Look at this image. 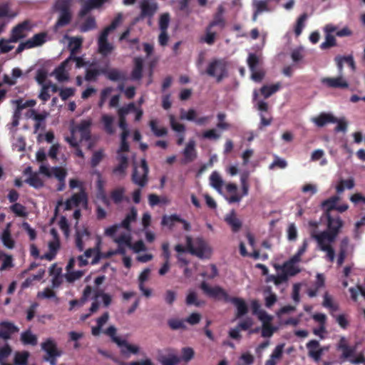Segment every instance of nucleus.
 <instances>
[{
	"label": "nucleus",
	"mask_w": 365,
	"mask_h": 365,
	"mask_svg": "<svg viewBox=\"0 0 365 365\" xmlns=\"http://www.w3.org/2000/svg\"><path fill=\"white\" fill-rule=\"evenodd\" d=\"M224 12V6L222 5L218 6L212 21L205 28V34L200 37V42L210 46L215 43L218 34L226 26V19L223 16Z\"/></svg>",
	"instance_id": "obj_1"
},
{
	"label": "nucleus",
	"mask_w": 365,
	"mask_h": 365,
	"mask_svg": "<svg viewBox=\"0 0 365 365\" xmlns=\"http://www.w3.org/2000/svg\"><path fill=\"white\" fill-rule=\"evenodd\" d=\"M186 244L188 252L192 255L200 259L209 258L211 255V248L207 242L201 237H197L193 240L191 237L187 236Z\"/></svg>",
	"instance_id": "obj_2"
},
{
	"label": "nucleus",
	"mask_w": 365,
	"mask_h": 365,
	"mask_svg": "<svg viewBox=\"0 0 365 365\" xmlns=\"http://www.w3.org/2000/svg\"><path fill=\"white\" fill-rule=\"evenodd\" d=\"M140 14L135 18L138 22L145 19H148V24H151V20L157 13L159 6L155 0H140L139 2Z\"/></svg>",
	"instance_id": "obj_3"
},
{
	"label": "nucleus",
	"mask_w": 365,
	"mask_h": 365,
	"mask_svg": "<svg viewBox=\"0 0 365 365\" xmlns=\"http://www.w3.org/2000/svg\"><path fill=\"white\" fill-rule=\"evenodd\" d=\"M41 349L46 352L43 360L49 362L51 365H56L57 358L62 354V351L57 347L56 342L53 339L48 338L41 344Z\"/></svg>",
	"instance_id": "obj_4"
},
{
	"label": "nucleus",
	"mask_w": 365,
	"mask_h": 365,
	"mask_svg": "<svg viewBox=\"0 0 365 365\" xmlns=\"http://www.w3.org/2000/svg\"><path fill=\"white\" fill-rule=\"evenodd\" d=\"M56 6L59 11V16L54 26L55 29L57 30L70 24L72 14L70 10L69 0H58Z\"/></svg>",
	"instance_id": "obj_5"
},
{
	"label": "nucleus",
	"mask_w": 365,
	"mask_h": 365,
	"mask_svg": "<svg viewBox=\"0 0 365 365\" xmlns=\"http://www.w3.org/2000/svg\"><path fill=\"white\" fill-rule=\"evenodd\" d=\"M208 76L216 77L217 83L227 76L226 63L223 60L215 59L211 61L206 70Z\"/></svg>",
	"instance_id": "obj_6"
},
{
	"label": "nucleus",
	"mask_w": 365,
	"mask_h": 365,
	"mask_svg": "<svg viewBox=\"0 0 365 365\" xmlns=\"http://www.w3.org/2000/svg\"><path fill=\"white\" fill-rule=\"evenodd\" d=\"M149 168L145 158L140 160L139 168L135 167L132 174V181L140 187H145L148 181Z\"/></svg>",
	"instance_id": "obj_7"
},
{
	"label": "nucleus",
	"mask_w": 365,
	"mask_h": 365,
	"mask_svg": "<svg viewBox=\"0 0 365 365\" xmlns=\"http://www.w3.org/2000/svg\"><path fill=\"white\" fill-rule=\"evenodd\" d=\"M34 25L31 20L26 19L16 25L11 31L10 41L17 42L26 36L28 32L31 31Z\"/></svg>",
	"instance_id": "obj_8"
},
{
	"label": "nucleus",
	"mask_w": 365,
	"mask_h": 365,
	"mask_svg": "<svg viewBox=\"0 0 365 365\" xmlns=\"http://www.w3.org/2000/svg\"><path fill=\"white\" fill-rule=\"evenodd\" d=\"M47 34L46 32L38 33L32 36V38L21 42L17 47L16 52L21 53L25 49H29L37 46H42L46 41Z\"/></svg>",
	"instance_id": "obj_9"
},
{
	"label": "nucleus",
	"mask_w": 365,
	"mask_h": 365,
	"mask_svg": "<svg viewBox=\"0 0 365 365\" xmlns=\"http://www.w3.org/2000/svg\"><path fill=\"white\" fill-rule=\"evenodd\" d=\"M200 289L203 291V292L207 296L218 299H223L225 302L228 299L230 295L227 292L223 289L222 287L216 286L214 287H211L208 285V284L205 282H202L200 285Z\"/></svg>",
	"instance_id": "obj_10"
},
{
	"label": "nucleus",
	"mask_w": 365,
	"mask_h": 365,
	"mask_svg": "<svg viewBox=\"0 0 365 365\" xmlns=\"http://www.w3.org/2000/svg\"><path fill=\"white\" fill-rule=\"evenodd\" d=\"M321 83L329 88L346 89L349 88V83L343 75H339L336 77L322 78Z\"/></svg>",
	"instance_id": "obj_11"
},
{
	"label": "nucleus",
	"mask_w": 365,
	"mask_h": 365,
	"mask_svg": "<svg viewBox=\"0 0 365 365\" xmlns=\"http://www.w3.org/2000/svg\"><path fill=\"white\" fill-rule=\"evenodd\" d=\"M19 327L14 323L9 321L0 322V339L7 341L11 339L13 334L18 333Z\"/></svg>",
	"instance_id": "obj_12"
},
{
	"label": "nucleus",
	"mask_w": 365,
	"mask_h": 365,
	"mask_svg": "<svg viewBox=\"0 0 365 365\" xmlns=\"http://www.w3.org/2000/svg\"><path fill=\"white\" fill-rule=\"evenodd\" d=\"M326 217L327 218L328 227V231L327 232L336 239L341 228L343 227V221L339 215L333 217L331 215V214H328V215H326Z\"/></svg>",
	"instance_id": "obj_13"
},
{
	"label": "nucleus",
	"mask_w": 365,
	"mask_h": 365,
	"mask_svg": "<svg viewBox=\"0 0 365 365\" xmlns=\"http://www.w3.org/2000/svg\"><path fill=\"white\" fill-rule=\"evenodd\" d=\"M88 198L85 190L81 188L78 193L73 194L65 202V210H71L73 207H78L81 203L87 204Z\"/></svg>",
	"instance_id": "obj_14"
},
{
	"label": "nucleus",
	"mask_w": 365,
	"mask_h": 365,
	"mask_svg": "<svg viewBox=\"0 0 365 365\" xmlns=\"http://www.w3.org/2000/svg\"><path fill=\"white\" fill-rule=\"evenodd\" d=\"M115 344L120 348L121 355L126 358L130 354H137L139 352L138 346L129 344L125 339H115Z\"/></svg>",
	"instance_id": "obj_15"
},
{
	"label": "nucleus",
	"mask_w": 365,
	"mask_h": 365,
	"mask_svg": "<svg viewBox=\"0 0 365 365\" xmlns=\"http://www.w3.org/2000/svg\"><path fill=\"white\" fill-rule=\"evenodd\" d=\"M334 61L336 65L339 75H343L344 63H346L351 68V71L354 72L356 69V63L352 55L341 56L337 55L334 58Z\"/></svg>",
	"instance_id": "obj_16"
},
{
	"label": "nucleus",
	"mask_w": 365,
	"mask_h": 365,
	"mask_svg": "<svg viewBox=\"0 0 365 365\" xmlns=\"http://www.w3.org/2000/svg\"><path fill=\"white\" fill-rule=\"evenodd\" d=\"M102 74H103L108 80L114 82H125L127 80L126 73L118 68H102Z\"/></svg>",
	"instance_id": "obj_17"
},
{
	"label": "nucleus",
	"mask_w": 365,
	"mask_h": 365,
	"mask_svg": "<svg viewBox=\"0 0 365 365\" xmlns=\"http://www.w3.org/2000/svg\"><path fill=\"white\" fill-rule=\"evenodd\" d=\"M81 9L78 13L81 18L86 16L92 9L100 8L108 0H82Z\"/></svg>",
	"instance_id": "obj_18"
},
{
	"label": "nucleus",
	"mask_w": 365,
	"mask_h": 365,
	"mask_svg": "<svg viewBox=\"0 0 365 365\" xmlns=\"http://www.w3.org/2000/svg\"><path fill=\"white\" fill-rule=\"evenodd\" d=\"M70 59L71 58H67L55 68L54 73L58 81L62 82L68 79V70L71 68V66H70Z\"/></svg>",
	"instance_id": "obj_19"
},
{
	"label": "nucleus",
	"mask_w": 365,
	"mask_h": 365,
	"mask_svg": "<svg viewBox=\"0 0 365 365\" xmlns=\"http://www.w3.org/2000/svg\"><path fill=\"white\" fill-rule=\"evenodd\" d=\"M319 342L315 339L309 341L307 344L308 355L315 361H319L323 354L324 349L319 347Z\"/></svg>",
	"instance_id": "obj_20"
},
{
	"label": "nucleus",
	"mask_w": 365,
	"mask_h": 365,
	"mask_svg": "<svg viewBox=\"0 0 365 365\" xmlns=\"http://www.w3.org/2000/svg\"><path fill=\"white\" fill-rule=\"evenodd\" d=\"M226 302H231L237 308L236 317L240 318L248 312V307L245 300L240 297H229Z\"/></svg>",
	"instance_id": "obj_21"
},
{
	"label": "nucleus",
	"mask_w": 365,
	"mask_h": 365,
	"mask_svg": "<svg viewBox=\"0 0 365 365\" xmlns=\"http://www.w3.org/2000/svg\"><path fill=\"white\" fill-rule=\"evenodd\" d=\"M312 237L317 240L321 250H322L324 247H330V243L335 240V238L331 236L329 233L326 231L313 235Z\"/></svg>",
	"instance_id": "obj_22"
},
{
	"label": "nucleus",
	"mask_w": 365,
	"mask_h": 365,
	"mask_svg": "<svg viewBox=\"0 0 365 365\" xmlns=\"http://www.w3.org/2000/svg\"><path fill=\"white\" fill-rule=\"evenodd\" d=\"M312 122L322 128L327 123H335L337 122V118L331 113H321L318 116L312 118Z\"/></svg>",
	"instance_id": "obj_23"
},
{
	"label": "nucleus",
	"mask_w": 365,
	"mask_h": 365,
	"mask_svg": "<svg viewBox=\"0 0 365 365\" xmlns=\"http://www.w3.org/2000/svg\"><path fill=\"white\" fill-rule=\"evenodd\" d=\"M92 122L91 120H83L77 125V129L81 133V140L88 141L91 138V126Z\"/></svg>",
	"instance_id": "obj_24"
},
{
	"label": "nucleus",
	"mask_w": 365,
	"mask_h": 365,
	"mask_svg": "<svg viewBox=\"0 0 365 365\" xmlns=\"http://www.w3.org/2000/svg\"><path fill=\"white\" fill-rule=\"evenodd\" d=\"M337 349L341 350L342 351V354L341 356V359L342 361H345L349 357L352 356L354 354L355 352V348L354 347H350L346 341V339L344 337H341Z\"/></svg>",
	"instance_id": "obj_25"
},
{
	"label": "nucleus",
	"mask_w": 365,
	"mask_h": 365,
	"mask_svg": "<svg viewBox=\"0 0 365 365\" xmlns=\"http://www.w3.org/2000/svg\"><path fill=\"white\" fill-rule=\"evenodd\" d=\"M225 221L231 227L234 232H238L242 227V222L237 218L235 210H232L225 216Z\"/></svg>",
	"instance_id": "obj_26"
},
{
	"label": "nucleus",
	"mask_w": 365,
	"mask_h": 365,
	"mask_svg": "<svg viewBox=\"0 0 365 365\" xmlns=\"http://www.w3.org/2000/svg\"><path fill=\"white\" fill-rule=\"evenodd\" d=\"M134 67L131 72V78L139 81L143 77V59L141 57H135L133 59Z\"/></svg>",
	"instance_id": "obj_27"
},
{
	"label": "nucleus",
	"mask_w": 365,
	"mask_h": 365,
	"mask_svg": "<svg viewBox=\"0 0 365 365\" xmlns=\"http://www.w3.org/2000/svg\"><path fill=\"white\" fill-rule=\"evenodd\" d=\"M284 347V344H278L273 350L269 358L266 361L264 365H277V361L282 358Z\"/></svg>",
	"instance_id": "obj_28"
},
{
	"label": "nucleus",
	"mask_w": 365,
	"mask_h": 365,
	"mask_svg": "<svg viewBox=\"0 0 365 365\" xmlns=\"http://www.w3.org/2000/svg\"><path fill=\"white\" fill-rule=\"evenodd\" d=\"M183 155L186 163L192 162L196 158L197 153L195 150V140H189L183 150Z\"/></svg>",
	"instance_id": "obj_29"
},
{
	"label": "nucleus",
	"mask_w": 365,
	"mask_h": 365,
	"mask_svg": "<svg viewBox=\"0 0 365 365\" xmlns=\"http://www.w3.org/2000/svg\"><path fill=\"white\" fill-rule=\"evenodd\" d=\"M339 200L340 197L338 195H334L322 202V207L324 210L326 215L331 214V211L335 210Z\"/></svg>",
	"instance_id": "obj_30"
},
{
	"label": "nucleus",
	"mask_w": 365,
	"mask_h": 365,
	"mask_svg": "<svg viewBox=\"0 0 365 365\" xmlns=\"http://www.w3.org/2000/svg\"><path fill=\"white\" fill-rule=\"evenodd\" d=\"M149 127L155 137H164L168 135V129L165 127H158V120L152 119L149 121Z\"/></svg>",
	"instance_id": "obj_31"
},
{
	"label": "nucleus",
	"mask_w": 365,
	"mask_h": 365,
	"mask_svg": "<svg viewBox=\"0 0 365 365\" xmlns=\"http://www.w3.org/2000/svg\"><path fill=\"white\" fill-rule=\"evenodd\" d=\"M277 268H281L282 272H284L288 277L295 276L301 272L300 268L296 264L290 262L289 260L284 262L282 267H277Z\"/></svg>",
	"instance_id": "obj_32"
},
{
	"label": "nucleus",
	"mask_w": 365,
	"mask_h": 365,
	"mask_svg": "<svg viewBox=\"0 0 365 365\" xmlns=\"http://www.w3.org/2000/svg\"><path fill=\"white\" fill-rule=\"evenodd\" d=\"M355 186V181L353 178L346 180L341 179L336 185L337 194H341L345 189L351 190Z\"/></svg>",
	"instance_id": "obj_33"
},
{
	"label": "nucleus",
	"mask_w": 365,
	"mask_h": 365,
	"mask_svg": "<svg viewBox=\"0 0 365 365\" xmlns=\"http://www.w3.org/2000/svg\"><path fill=\"white\" fill-rule=\"evenodd\" d=\"M21 341L24 344L36 346L38 343L37 336L32 334L30 329L23 331L21 334Z\"/></svg>",
	"instance_id": "obj_34"
},
{
	"label": "nucleus",
	"mask_w": 365,
	"mask_h": 365,
	"mask_svg": "<svg viewBox=\"0 0 365 365\" xmlns=\"http://www.w3.org/2000/svg\"><path fill=\"white\" fill-rule=\"evenodd\" d=\"M185 303L187 306L194 305L200 307L204 304V302L198 299L197 294L195 291L190 290L186 297Z\"/></svg>",
	"instance_id": "obj_35"
},
{
	"label": "nucleus",
	"mask_w": 365,
	"mask_h": 365,
	"mask_svg": "<svg viewBox=\"0 0 365 365\" xmlns=\"http://www.w3.org/2000/svg\"><path fill=\"white\" fill-rule=\"evenodd\" d=\"M137 217V210L135 207H132L128 214L126 215L124 220L121 222L120 226L123 228L130 230V222H133L136 220Z\"/></svg>",
	"instance_id": "obj_36"
},
{
	"label": "nucleus",
	"mask_w": 365,
	"mask_h": 365,
	"mask_svg": "<svg viewBox=\"0 0 365 365\" xmlns=\"http://www.w3.org/2000/svg\"><path fill=\"white\" fill-rule=\"evenodd\" d=\"M280 88V83H277L271 86H263L260 92L261 94L264 97V98H268L272 94L276 93Z\"/></svg>",
	"instance_id": "obj_37"
},
{
	"label": "nucleus",
	"mask_w": 365,
	"mask_h": 365,
	"mask_svg": "<svg viewBox=\"0 0 365 365\" xmlns=\"http://www.w3.org/2000/svg\"><path fill=\"white\" fill-rule=\"evenodd\" d=\"M125 192V190L123 187H118L111 191L110 198L112 199L115 204L118 205L123 200Z\"/></svg>",
	"instance_id": "obj_38"
},
{
	"label": "nucleus",
	"mask_w": 365,
	"mask_h": 365,
	"mask_svg": "<svg viewBox=\"0 0 365 365\" xmlns=\"http://www.w3.org/2000/svg\"><path fill=\"white\" fill-rule=\"evenodd\" d=\"M179 221H181V218L177 215H171L170 216L164 215L162 218L161 225L172 229L175 223Z\"/></svg>",
	"instance_id": "obj_39"
},
{
	"label": "nucleus",
	"mask_w": 365,
	"mask_h": 365,
	"mask_svg": "<svg viewBox=\"0 0 365 365\" xmlns=\"http://www.w3.org/2000/svg\"><path fill=\"white\" fill-rule=\"evenodd\" d=\"M210 185L215 189H216L217 190H221L222 185H223V181L217 172L214 171L212 173V174L210 176Z\"/></svg>",
	"instance_id": "obj_40"
},
{
	"label": "nucleus",
	"mask_w": 365,
	"mask_h": 365,
	"mask_svg": "<svg viewBox=\"0 0 365 365\" xmlns=\"http://www.w3.org/2000/svg\"><path fill=\"white\" fill-rule=\"evenodd\" d=\"M102 122L103 123L106 132L110 135L113 134L115 131L113 125V118L108 115H103L102 116Z\"/></svg>",
	"instance_id": "obj_41"
},
{
	"label": "nucleus",
	"mask_w": 365,
	"mask_h": 365,
	"mask_svg": "<svg viewBox=\"0 0 365 365\" xmlns=\"http://www.w3.org/2000/svg\"><path fill=\"white\" fill-rule=\"evenodd\" d=\"M307 14L306 13H304L302 15H300L297 19L294 27V34L297 36L301 35L302 30L305 26V21L307 19Z\"/></svg>",
	"instance_id": "obj_42"
},
{
	"label": "nucleus",
	"mask_w": 365,
	"mask_h": 365,
	"mask_svg": "<svg viewBox=\"0 0 365 365\" xmlns=\"http://www.w3.org/2000/svg\"><path fill=\"white\" fill-rule=\"evenodd\" d=\"M98 52L103 56L110 54L113 50V46L108 41H98Z\"/></svg>",
	"instance_id": "obj_43"
},
{
	"label": "nucleus",
	"mask_w": 365,
	"mask_h": 365,
	"mask_svg": "<svg viewBox=\"0 0 365 365\" xmlns=\"http://www.w3.org/2000/svg\"><path fill=\"white\" fill-rule=\"evenodd\" d=\"M169 120L170 127L174 131L178 133H185L186 130L185 125L177 122L173 115H169Z\"/></svg>",
	"instance_id": "obj_44"
},
{
	"label": "nucleus",
	"mask_w": 365,
	"mask_h": 365,
	"mask_svg": "<svg viewBox=\"0 0 365 365\" xmlns=\"http://www.w3.org/2000/svg\"><path fill=\"white\" fill-rule=\"evenodd\" d=\"M26 182L34 188H41L43 186V182L36 173H33L26 180Z\"/></svg>",
	"instance_id": "obj_45"
},
{
	"label": "nucleus",
	"mask_w": 365,
	"mask_h": 365,
	"mask_svg": "<svg viewBox=\"0 0 365 365\" xmlns=\"http://www.w3.org/2000/svg\"><path fill=\"white\" fill-rule=\"evenodd\" d=\"M96 27V23L94 17L89 16L82 24V25L80 27V30L81 32H87L88 31L94 29Z\"/></svg>",
	"instance_id": "obj_46"
},
{
	"label": "nucleus",
	"mask_w": 365,
	"mask_h": 365,
	"mask_svg": "<svg viewBox=\"0 0 365 365\" xmlns=\"http://www.w3.org/2000/svg\"><path fill=\"white\" fill-rule=\"evenodd\" d=\"M1 240L4 245L9 248L12 249L14 247V240L12 239L11 236V233L9 229H6L1 236Z\"/></svg>",
	"instance_id": "obj_47"
},
{
	"label": "nucleus",
	"mask_w": 365,
	"mask_h": 365,
	"mask_svg": "<svg viewBox=\"0 0 365 365\" xmlns=\"http://www.w3.org/2000/svg\"><path fill=\"white\" fill-rule=\"evenodd\" d=\"M101 74H102L101 68H87L85 74V80L86 81H95Z\"/></svg>",
	"instance_id": "obj_48"
},
{
	"label": "nucleus",
	"mask_w": 365,
	"mask_h": 365,
	"mask_svg": "<svg viewBox=\"0 0 365 365\" xmlns=\"http://www.w3.org/2000/svg\"><path fill=\"white\" fill-rule=\"evenodd\" d=\"M84 235H89L88 231L85 229L82 231H77L76 235V246L80 252H82L84 249L83 237Z\"/></svg>",
	"instance_id": "obj_49"
},
{
	"label": "nucleus",
	"mask_w": 365,
	"mask_h": 365,
	"mask_svg": "<svg viewBox=\"0 0 365 365\" xmlns=\"http://www.w3.org/2000/svg\"><path fill=\"white\" fill-rule=\"evenodd\" d=\"M76 63V68H80L86 66H93L95 63H90L89 61H86L82 57L76 56V54H73V58L70 59V66H71V63Z\"/></svg>",
	"instance_id": "obj_50"
},
{
	"label": "nucleus",
	"mask_w": 365,
	"mask_h": 365,
	"mask_svg": "<svg viewBox=\"0 0 365 365\" xmlns=\"http://www.w3.org/2000/svg\"><path fill=\"white\" fill-rule=\"evenodd\" d=\"M168 325L172 330L185 329V322L178 319H170L168 321Z\"/></svg>",
	"instance_id": "obj_51"
},
{
	"label": "nucleus",
	"mask_w": 365,
	"mask_h": 365,
	"mask_svg": "<svg viewBox=\"0 0 365 365\" xmlns=\"http://www.w3.org/2000/svg\"><path fill=\"white\" fill-rule=\"evenodd\" d=\"M11 348L6 344L0 348V364L1 365H11L5 362V359L11 354Z\"/></svg>",
	"instance_id": "obj_52"
},
{
	"label": "nucleus",
	"mask_w": 365,
	"mask_h": 365,
	"mask_svg": "<svg viewBox=\"0 0 365 365\" xmlns=\"http://www.w3.org/2000/svg\"><path fill=\"white\" fill-rule=\"evenodd\" d=\"M29 353L27 351L17 352L14 356V363L16 365H27Z\"/></svg>",
	"instance_id": "obj_53"
},
{
	"label": "nucleus",
	"mask_w": 365,
	"mask_h": 365,
	"mask_svg": "<svg viewBox=\"0 0 365 365\" xmlns=\"http://www.w3.org/2000/svg\"><path fill=\"white\" fill-rule=\"evenodd\" d=\"M287 166V162L277 155L274 156L273 162L269 165V169L274 170L277 168L279 169H284Z\"/></svg>",
	"instance_id": "obj_54"
},
{
	"label": "nucleus",
	"mask_w": 365,
	"mask_h": 365,
	"mask_svg": "<svg viewBox=\"0 0 365 365\" xmlns=\"http://www.w3.org/2000/svg\"><path fill=\"white\" fill-rule=\"evenodd\" d=\"M170 16L169 13H163L160 16L159 29L160 31H167L169 26Z\"/></svg>",
	"instance_id": "obj_55"
},
{
	"label": "nucleus",
	"mask_w": 365,
	"mask_h": 365,
	"mask_svg": "<svg viewBox=\"0 0 365 365\" xmlns=\"http://www.w3.org/2000/svg\"><path fill=\"white\" fill-rule=\"evenodd\" d=\"M104 158L103 150L95 151L91 159V166L94 168L102 161Z\"/></svg>",
	"instance_id": "obj_56"
},
{
	"label": "nucleus",
	"mask_w": 365,
	"mask_h": 365,
	"mask_svg": "<svg viewBox=\"0 0 365 365\" xmlns=\"http://www.w3.org/2000/svg\"><path fill=\"white\" fill-rule=\"evenodd\" d=\"M270 1L268 0H258L255 1L253 4L255 7V11L259 13H262L264 11H269L268 3Z\"/></svg>",
	"instance_id": "obj_57"
},
{
	"label": "nucleus",
	"mask_w": 365,
	"mask_h": 365,
	"mask_svg": "<svg viewBox=\"0 0 365 365\" xmlns=\"http://www.w3.org/2000/svg\"><path fill=\"white\" fill-rule=\"evenodd\" d=\"M10 210L19 217H26L27 215L26 207L20 203L15 202L10 207Z\"/></svg>",
	"instance_id": "obj_58"
},
{
	"label": "nucleus",
	"mask_w": 365,
	"mask_h": 365,
	"mask_svg": "<svg viewBox=\"0 0 365 365\" xmlns=\"http://www.w3.org/2000/svg\"><path fill=\"white\" fill-rule=\"evenodd\" d=\"M180 361V359L176 355H170L168 356H163L160 359L162 365H176Z\"/></svg>",
	"instance_id": "obj_59"
},
{
	"label": "nucleus",
	"mask_w": 365,
	"mask_h": 365,
	"mask_svg": "<svg viewBox=\"0 0 365 365\" xmlns=\"http://www.w3.org/2000/svg\"><path fill=\"white\" fill-rule=\"evenodd\" d=\"M336 41L335 37L332 34H327L325 36V41L321 44L320 47L322 49H327L336 46Z\"/></svg>",
	"instance_id": "obj_60"
},
{
	"label": "nucleus",
	"mask_w": 365,
	"mask_h": 365,
	"mask_svg": "<svg viewBox=\"0 0 365 365\" xmlns=\"http://www.w3.org/2000/svg\"><path fill=\"white\" fill-rule=\"evenodd\" d=\"M114 242L118 245H124L128 247H131V237L129 235L123 234L114 240Z\"/></svg>",
	"instance_id": "obj_61"
},
{
	"label": "nucleus",
	"mask_w": 365,
	"mask_h": 365,
	"mask_svg": "<svg viewBox=\"0 0 365 365\" xmlns=\"http://www.w3.org/2000/svg\"><path fill=\"white\" fill-rule=\"evenodd\" d=\"M288 280V276L282 272V274L277 275H270L268 277V281H272L275 285H279L282 283L286 282Z\"/></svg>",
	"instance_id": "obj_62"
},
{
	"label": "nucleus",
	"mask_w": 365,
	"mask_h": 365,
	"mask_svg": "<svg viewBox=\"0 0 365 365\" xmlns=\"http://www.w3.org/2000/svg\"><path fill=\"white\" fill-rule=\"evenodd\" d=\"M247 62L250 70L254 71L259 63V58L255 53H252L249 54Z\"/></svg>",
	"instance_id": "obj_63"
},
{
	"label": "nucleus",
	"mask_w": 365,
	"mask_h": 365,
	"mask_svg": "<svg viewBox=\"0 0 365 365\" xmlns=\"http://www.w3.org/2000/svg\"><path fill=\"white\" fill-rule=\"evenodd\" d=\"M52 172L55 178L58 181H64L67 175V172L64 168L60 167L53 168Z\"/></svg>",
	"instance_id": "obj_64"
}]
</instances>
